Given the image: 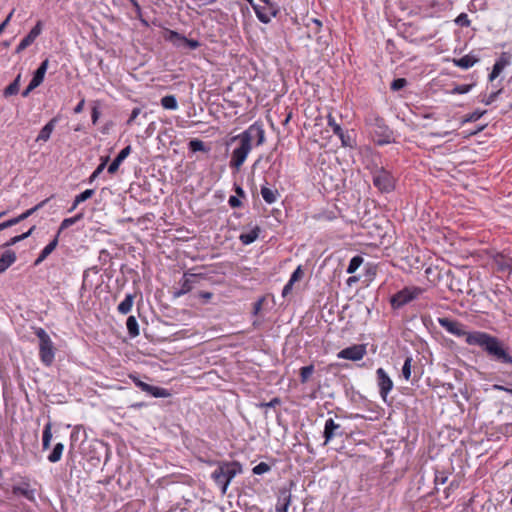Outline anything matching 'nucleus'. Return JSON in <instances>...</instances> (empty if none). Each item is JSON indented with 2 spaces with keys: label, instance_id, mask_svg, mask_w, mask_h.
<instances>
[{
  "label": "nucleus",
  "instance_id": "4468645a",
  "mask_svg": "<svg viewBox=\"0 0 512 512\" xmlns=\"http://www.w3.org/2000/svg\"><path fill=\"white\" fill-rule=\"evenodd\" d=\"M377 385L379 387V393L384 401H386L387 395L393 389V381L386 373L383 368L376 370Z\"/></svg>",
  "mask_w": 512,
  "mask_h": 512
},
{
  "label": "nucleus",
  "instance_id": "2eb2a0df",
  "mask_svg": "<svg viewBox=\"0 0 512 512\" xmlns=\"http://www.w3.org/2000/svg\"><path fill=\"white\" fill-rule=\"evenodd\" d=\"M42 31V21H37L35 26L30 30V32L20 41L18 46L16 47L15 52L21 53L27 47H29L35 39L41 34Z\"/></svg>",
  "mask_w": 512,
  "mask_h": 512
},
{
  "label": "nucleus",
  "instance_id": "49530a36",
  "mask_svg": "<svg viewBox=\"0 0 512 512\" xmlns=\"http://www.w3.org/2000/svg\"><path fill=\"white\" fill-rule=\"evenodd\" d=\"M475 84H460L456 85L452 90V94H466L468 93Z\"/></svg>",
  "mask_w": 512,
  "mask_h": 512
},
{
  "label": "nucleus",
  "instance_id": "f257e3e1",
  "mask_svg": "<svg viewBox=\"0 0 512 512\" xmlns=\"http://www.w3.org/2000/svg\"><path fill=\"white\" fill-rule=\"evenodd\" d=\"M242 472V465L238 461H218L215 470L211 473V479L221 493L225 494L233 478Z\"/></svg>",
  "mask_w": 512,
  "mask_h": 512
},
{
  "label": "nucleus",
  "instance_id": "423d86ee",
  "mask_svg": "<svg viewBox=\"0 0 512 512\" xmlns=\"http://www.w3.org/2000/svg\"><path fill=\"white\" fill-rule=\"evenodd\" d=\"M232 140H239L240 145L233 150L229 166L232 169L238 171L245 162L249 152L251 151L252 145L249 144L244 138H242L241 135L233 137Z\"/></svg>",
  "mask_w": 512,
  "mask_h": 512
},
{
  "label": "nucleus",
  "instance_id": "774afa93",
  "mask_svg": "<svg viewBox=\"0 0 512 512\" xmlns=\"http://www.w3.org/2000/svg\"><path fill=\"white\" fill-rule=\"evenodd\" d=\"M54 196L52 195L51 197H48L44 200H42L41 202H39L38 204H36L34 206V208L36 209V211H39L40 209H42L49 201L51 198H53Z\"/></svg>",
  "mask_w": 512,
  "mask_h": 512
},
{
  "label": "nucleus",
  "instance_id": "338daca9",
  "mask_svg": "<svg viewBox=\"0 0 512 512\" xmlns=\"http://www.w3.org/2000/svg\"><path fill=\"white\" fill-rule=\"evenodd\" d=\"M84 105H85V99L83 98V99H81V100L79 101V103L74 107V110H73V111H74V113H75V114H79V113H81V112L83 111V109H84Z\"/></svg>",
  "mask_w": 512,
  "mask_h": 512
},
{
  "label": "nucleus",
  "instance_id": "cd10ccee",
  "mask_svg": "<svg viewBox=\"0 0 512 512\" xmlns=\"http://www.w3.org/2000/svg\"><path fill=\"white\" fill-rule=\"evenodd\" d=\"M83 216H84V214L82 212H80L73 217L63 219V221L61 222V224L58 228L56 235H58V237H59L60 234L62 233V231L69 228L70 226L74 225L78 221H80L83 218Z\"/></svg>",
  "mask_w": 512,
  "mask_h": 512
},
{
  "label": "nucleus",
  "instance_id": "20e7f679",
  "mask_svg": "<svg viewBox=\"0 0 512 512\" xmlns=\"http://www.w3.org/2000/svg\"><path fill=\"white\" fill-rule=\"evenodd\" d=\"M424 290L420 287L410 286L404 287L390 298L392 309L397 310L417 299Z\"/></svg>",
  "mask_w": 512,
  "mask_h": 512
},
{
  "label": "nucleus",
  "instance_id": "ddd939ff",
  "mask_svg": "<svg viewBox=\"0 0 512 512\" xmlns=\"http://www.w3.org/2000/svg\"><path fill=\"white\" fill-rule=\"evenodd\" d=\"M366 345L365 344H355L349 347L342 349L337 357L339 359H346L351 361H359L366 355Z\"/></svg>",
  "mask_w": 512,
  "mask_h": 512
},
{
  "label": "nucleus",
  "instance_id": "4be33fe9",
  "mask_svg": "<svg viewBox=\"0 0 512 512\" xmlns=\"http://www.w3.org/2000/svg\"><path fill=\"white\" fill-rule=\"evenodd\" d=\"M508 64L509 59L506 57L505 53H502L493 65L492 71L489 74V81L496 79Z\"/></svg>",
  "mask_w": 512,
  "mask_h": 512
},
{
  "label": "nucleus",
  "instance_id": "7ed1b4c3",
  "mask_svg": "<svg viewBox=\"0 0 512 512\" xmlns=\"http://www.w3.org/2000/svg\"><path fill=\"white\" fill-rule=\"evenodd\" d=\"M34 334L39 339V358L43 365L49 367L55 359L56 348L49 334L42 328L36 327Z\"/></svg>",
  "mask_w": 512,
  "mask_h": 512
},
{
  "label": "nucleus",
  "instance_id": "79ce46f5",
  "mask_svg": "<svg viewBox=\"0 0 512 512\" xmlns=\"http://www.w3.org/2000/svg\"><path fill=\"white\" fill-rule=\"evenodd\" d=\"M487 111L486 110H475L472 113H469L463 117L461 120V124L469 123V122H475L478 119H480Z\"/></svg>",
  "mask_w": 512,
  "mask_h": 512
},
{
  "label": "nucleus",
  "instance_id": "e2e57ef3",
  "mask_svg": "<svg viewBox=\"0 0 512 512\" xmlns=\"http://www.w3.org/2000/svg\"><path fill=\"white\" fill-rule=\"evenodd\" d=\"M434 481H435V484H445L447 481V476L443 472L437 473L435 475Z\"/></svg>",
  "mask_w": 512,
  "mask_h": 512
},
{
  "label": "nucleus",
  "instance_id": "0eeeda50",
  "mask_svg": "<svg viewBox=\"0 0 512 512\" xmlns=\"http://www.w3.org/2000/svg\"><path fill=\"white\" fill-rule=\"evenodd\" d=\"M327 120L328 126L331 127L333 133L339 137L343 147H356V135L354 130L344 131L341 126L336 123L335 118L331 114L328 115Z\"/></svg>",
  "mask_w": 512,
  "mask_h": 512
},
{
  "label": "nucleus",
  "instance_id": "37998d69",
  "mask_svg": "<svg viewBox=\"0 0 512 512\" xmlns=\"http://www.w3.org/2000/svg\"><path fill=\"white\" fill-rule=\"evenodd\" d=\"M413 359L411 356L406 357L404 364L402 366V376L405 380H409L411 378V363Z\"/></svg>",
  "mask_w": 512,
  "mask_h": 512
},
{
  "label": "nucleus",
  "instance_id": "de8ad7c7",
  "mask_svg": "<svg viewBox=\"0 0 512 512\" xmlns=\"http://www.w3.org/2000/svg\"><path fill=\"white\" fill-rule=\"evenodd\" d=\"M455 23L461 27H469L471 24L470 19L466 13H461L455 19Z\"/></svg>",
  "mask_w": 512,
  "mask_h": 512
},
{
  "label": "nucleus",
  "instance_id": "6e6d98bb",
  "mask_svg": "<svg viewBox=\"0 0 512 512\" xmlns=\"http://www.w3.org/2000/svg\"><path fill=\"white\" fill-rule=\"evenodd\" d=\"M280 403H281V399L279 397H274L269 402H262L258 406L259 407L274 408L277 405H280Z\"/></svg>",
  "mask_w": 512,
  "mask_h": 512
},
{
  "label": "nucleus",
  "instance_id": "aec40b11",
  "mask_svg": "<svg viewBox=\"0 0 512 512\" xmlns=\"http://www.w3.org/2000/svg\"><path fill=\"white\" fill-rule=\"evenodd\" d=\"M59 121V117H53L47 124H45L40 130L36 142H47L50 139L51 133L53 132L56 124Z\"/></svg>",
  "mask_w": 512,
  "mask_h": 512
},
{
  "label": "nucleus",
  "instance_id": "393cba45",
  "mask_svg": "<svg viewBox=\"0 0 512 512\" xmlns=\"http://www.w3.org/2000/svg\"><path fill=\"white\" fill-rule=\"evenodd\" d=\"M260 193H261L263 200L267 204H273L274 202H276L277 198L279 197V192L277 189H272L267 186H262Z\"/></svg>",
  "mask_w": 512,
  "mask_h": 512
},
{
  "label": "nucleus",
  "instance_id": "052dcab7",
  "mask_svg": "<svg viewBox=\"0 0 512 512\" xmlns=\"http://www.w3.org/2000/svg\"><path fill=\"white\" fill-rule=\"evenodd\" d=\"M103 166H97V168L93 171V173L90 175L88 182L91 184L93 183L96 178L103 172Z\"/></svg>",
  "mask_w": 512,
  "mask_h": 512
},
{
  "label": "nucleus",
  "instance_id": "58836bf2",
  "mask_svg": "<svg viewBox=\"0 0 512 512\" xmlns=\"http://www.w3.org/2000/svg\"><path fill=\"white\" fill-rule=\"evenodd\" d=\"M58 242V235H55L54 238L40 252V259L42 257L46 259L56 249Z\"/></svg>",
  "mask_w": 512,
  "mask_h": 512
},
{
  "label": "nucleus",
  "instance_id": "a18cd8bd",
  "mask_svg": "<svg viewBox=\"0 0 512 512\" xmlns=\"http://www.w3.org/2000/svg\"><path fill=\"white\" fill-rule=\"evenodd\" d=\"M271 470V466L265 462H260L256 466L253 467L252 472L256 475H262Z\"/></svg>",
  "mask_w": 512,
  "mask_h": 512
},
{
  "label": "nucleus",
  "instance_id": "b1692460",
  "mask_svg": "<svg viewBox=\"0 0 512 512\" xmlns=\"http://www.w3.org/2000/svg\"><path fill=\"white\" fill-rule=\"evenodd\" d=\"M478 61H479V58L472 54H467V55L462 56L461 58L453 59L454 65L457 67H460L462 69H468V68L472 67Z\"/></svg>",
  "mask_w": 512,
  "mask_h": 512
},
{
  "label": "nucleus",
  "instance_id": "7c9ffc66",
  "mask_svg": "<svg viewBox=\"0 0 512 512\" xmlns=\"http://www.w3.org/2000/svg\"><path fill=\"white\" fill-rule=\"evenodd\" d=\"M134 301V295L133 294H127L124 298V300L118 305L117 310L119 313L126 315L128 314L133 305Z\"/></svg>",
  "mask_w": 512,
  "mask_h": 512
},
{
  "label": "nucleus",
  "instance_id": "9b49d317",
  "mask_svg": "<svg viewBox=\"0 0 512 512\" xmlns=\"http://www.w3.org/2000/svg\"><path fill=\"white\" fill-rule=\"evenodd\" d=\"M346 435V432L341 424L336 423L333 418H328L325 421L324 425V431H323V437H324V444H328L330 441H332L336 437H342Z\"/></svg>",
  "mask_w": 512,
  "mask_h": 512
},
{
  "label": "nucleus",
  "instance_id": "a878e982",
  "mask_svg": "<svg viewBox=\"0 0 512 512\" xmlns=\"http://www.w3.org/2000/svg\"><path fill=\"white\" fill-rule=\"evenodd\" d=\"M260 233V227L255 226L252 230L247 233H241L239 236V240L243 245H249L256 241Z\"/></svg>",
  "mask_w": 512,
  "mask_h": 512
},
{
  "label": "nucleus",
  "instance_id": "4d7b16f0",
  "mask_svg": "<svg viewBox=\"0 0 512 512\" xmlns=\"http://www.w3.org/2000/svg\"><path fill=\"white\" fill-rule=\"evenodd\" d=\"M228 204L231 208H239L242 206L240 198L233 195L229 197Z\"/></svg>",
  "mask_w": 512,
  "mask_h": 512
},
{
  "label": "nucleus",
  "instance_id": "1a4fd4ad",
  "mask_svg": "<svg viewBox=\"0 0 512 512\" xmlns=\"http://www.w3.org/2000/svg\"><path fill=\"white\" fill-rule=\"evenodd\" d=\"M129 377L139 389L155 398H166L171 396L169 390L162 387L150 385L142 381L137 375L130 374Z\"/></svg>",
  "mask_w": 512,
  "mask_h": 512
},
{
  "label": "nucleus",
  "instance_id": "9d476101",
  "mask_svg": "<svg viewBox=\"0 0 512 512\" xmlns=\"http://www.w3.org/2000/svg\"><path fill=\"white\" fill-rule=\"evenodd\" d=\"M198 278H204V276L202 274L185 272L182 279L179 281L180 288L173 292V297L179 298L189 293L193 289Z\"/></svg>",
  "mask_w": 512,
  "mask_h": 512
},
{
  "label": "nucleus",
  "instance_id": "f704fd0d",
  "mask_svg": "<svg viewBox=\"0 0 512 512\" xmlns=\"http://www.w3.org/2000/svg\"><path fill=\"white\" fill-rule=\"evenodd\" d=\"M64 450V445L62 443H57L54 445L51 453L48 455L47 459L51 463H56L60 461L62 457V453Z\"/></svg>",
  "mask_w": 512,
  "mask_h": 512
},
{
  "label": "nucleus",
  "instance_id": "a211bd4d",
  "mask_svg": "<svg viewBox=\"0 0 512 512\" xmlns=\"http://www.w3.org/2000/svg\"><path fill=\"white\" fill-rule=\"evenodd\" d=\"M291 503L290 488L282 487L277 493V503L275 506L276 512H288V507Z\"/></svg>",
  "mask_w": 512,
  "mask_h": 512
},
{
  "label": "nucleus",
  "instance_id": "ea45409f",
  "mask_svg": "<svg viewBox=\"0 0 512 512\" xmlns=\"http://www.w3.org/2000/svg\"><path fill=\"white\" fill-rule=\"evenodd\" d=\"M364 259L362 256L360 255H355L354 257L351 258L349 264H348V267L346 269V272L348 274H353L356 272V270L362 265Z\"/></svg>",
  "mask_w": 512,
  "mask_h": 512
},
{
  "label": "nucleus",
  "instance_id": "39448f33",
  "mask_svg": "<svg viewBox=\"0 0 512 512\" xmlns=\"http://www.w3.org/2000/svg\"><path fill=\"white\" fill-rule=\"evenodd\" d=\"M373 185L381 193H390L395 189L396 179L392 173L383 167L376 168L372 172Z\"/></svg>",
  "mask_w": 512,
  "mask_h": 512
},
{
  "label": "nucleus",
  "instance_id": "09e8293b",
  "mask_svg": "<svg viewBox=\"0 0 512 512\" xmlns=\"http://www.w3.org/2000/svg\"><path fill=\"white\" fill-rule=\"evenodd\" d=\"M502 90L503 89H498L497 91L495 92H492L491 94H489L488 96H485L481 102H483L485 105H490L492 104L496 99L497 97L502 93Z\"/></svg>",
  "mask_w": 512,
  "mask_h": 512
},
{
  "label": "nucleus",
  "instance_id": "a19ab883",
  "mask_svg": "<svg viewBox=\"0 0 512 512\" xmlns=\"http://www.w3.org/2000/svg\"><path fill=\"white\" fill-rule=\"evenodd\" d=\"M501 366H502L503 368H507V370L503 372V375H504V376H506V377H507V379H508V380L506 381V384H507L508 386H512V377H509V375H508V372H509V371H511V370H512V368H511V367H508V366H503V365H501ZM493 387H494V389H496V390L505 391V392H507V393H509V394H511V395H512V388H509V387H506V386H503V385H498V384H495Z\"/></svg>",
  "mask_w": 512,
  "mask_h": 512
},
{
  "label": "nucleus",
  "instance_id": "c9c22d12",
  "mask_svg": "<svg viewBox=\"0 0 512 512\" xmlns=\"http://www.w3.org/2000/svg\"><path fill=\"white\" fill-rule=\"evenodd\" d=\"M161 106L167 110H176L178 108V102L174 95H166L161 98Z\"/></svg>",
  "mask_w": 512,
  "mask_h": 512
},
{
  "label": "nucleus",
  "instance_id": "2f4dec72",
  "mask_svg": "<svg viewBox=\"0 0 512 512\" xmlns=\"http://www.w3.org/2000/svg\"><path fill=\"white\" fill-rule=\"evenodd\" d=\"M265 4V7H263L266 10V15L269 17V22L271 21L272 17H276L279 12L280 8L277 5V3L273 2L272 0H260Z\"/></svg>",
  "mask_w": 512,
  "mask_h": 512
},
{
  "label": "nucleus",
  "instance_id": "f3484780",
  "mask_svg": "<svg viewBox=\"0 0 512 512\" xmlns=\"http://www.w3.org/2000/svg\"><path fill=\"white\" fill-rule=\"evenodd\" d=\"M493 264L498 273H512V257H508L503 253H497L493 257Z\"/></svg>",
  "mask_w": 512,
  "mask_h": 512
},
{
  "label": "nucleus",
  "instance_id": "864d4df0",
  "mask_svg": "<svg viewBox=\"0 0 512 512\" xmlns=\"http://www.w3.org/2000/svg\"><path fill=\"white\" fill-rule=\"evenodd\" d=\"M196 296L201 299L202 304H207L209 300L213 297L212 292L208 291H199Z\"/></svg>",
  "mask_w": 512,
  "mask_h": 512
},
{
  "label": "nucleus",
  "instance_id": "69168bd1",
  "mask_svg": "<svg viewBox=\"0 0 512 512\" xmlns=\"http://www.w3.org/2000/svg\"><path fill=\"white\" fill-rule=\"evenodd\" d=\"M293 285H294V283H292L290 281L287 282V284L284 286V288L282 290L283 297H286L288 294L291 293Z\"/></svg>",
  "mask_w": 512,
  "mask_h": 512
},
{
  "label": "nucleus",
  "instance_id": "5701e85b",
  "mask_svg": "<svg viewBox=\"0 0 512 512\" xmlns=\"http://www.w3.org/2000/svg\"><path fill=\"white\" fill-rule=\"evenodd\" d=\"M16 260L17 256L13 250H5L0 257V274L5 272Z\"/></svg>",
  "mask_w": 512,
  "mask_h": 512
},
{
  "label": "nucleus",
  "instance_id": "bf43d9fd",
  "mask_svg": "<svg viewBox=\"0 0 512 512\" xmlns=\"http://www.w3.org/2000/svg\"><path fill=\"white\" fill-rule=\"evenodd\" d=\"M100 117V111L97 105H94L91 110V120L92 123L95 125Z\"/></svg>",
  "mask_w": 512,
  "mask_h": 512
},
{
  "label": "nucleus",
  "instance_id": "5fc2aeb1",
  "mask_svg": "<svg viewBox=\"0 0 512 512\" xmlns=\"http://www.w3.org/2000/svg\"><path fill=\"white\" fill-rule=\"evenodd\" d=\"M18 223H20V219L17 216V217L11 218L7 221L0 223V229L4 230V229L10 228Z\"/></svg>",
  "mask_w": 512,
  "mask_h": 512
},
{
  "label": "nucleus",
  "instance_id": "c85d7f7f",
  "mask_svg": "<svg viewBox=\"0 0 512 512\" xmlns=\"http://www.w3.org/2000/svg\"><path fill=\"white\" fill-rule=\"evenodd\" d=\"M94 193H95L94 189H86L85 191H83V192H81L80 194H78V195L74 198L73 204H72L71 208L69 209V212H72L73 210H75V209H76V207H77L80 203H82V202H84V201H86V200L90 199V198L94 195Z\"/></svg>",
  "mask_w": 512,
  "mask_h": 512
},
{
  "label": "nucleus",
  "instance_id": "412c9836",
  "mask_svg": "<svg viewBox=\"0 0 512 512\" xmlns=\"http://www.w3.org/2000/svg\"><path fill=\"white\" fill-rule=\"evenodd\" d=\"M130 152H131V146L130 145L124 147L118 153V155L115 157V159L111 162V164L108 166L107 172L109 174H115L118 171L119 166L121 165V163L128 157Z\"/></svg>",
  "mask_w": 512,
  "mask_h": 512
},
{
  "label": "nucleus",
  "instance_id": "473e14b6",
  "mask_svg": "<svg viewBox=\"0 0 512 512\" xmlns=\"http://www.w3.org/2000/svg\"><path fill=\"white\" fill-rule=\"evenodd\" d=\"M21 75L19 74L3 91L4 97L16 95L19 92Z\"/></svg>",
  "mask_w": 512,
  "mask_h": 512
},
{
  "label": "nucleus",
  "instance_id": "603ef678",
  "mask_svg": "<svg viewBox=\"0 0 512 512\" xmlns=\"http://www.w3.org/2000/svg\"><path fill=\"white\" fill-rule=\"evenodd\" d=\"M304 275V272L302 270V267L301 266H298L294 272L291 274V277L289 279L290 282L292 283H295L297 281H299Z\"/></svg>",
  "mask_w": 512,
  "mask_h": 512
},
{
  "label": "nucleus",
  "instance_id": "6e6552de",
  "mask_svg": "<svg viewBox=\"0 0 512 512\" xmlns=\"http://www.w3.org/2000/svg\"><path fill=\"white\" fill-rule=\"evenodd\" d=\"M165 39L171 42L177 48H188L195 50L201 46L196 39H188L184 35L174 30H167Z\"/></svg>",
  "mask_w": 512,
  "mask_h": 512
},
{
  "label": "nucleus",
  "instance_id": "8fccbe9b",
  "mask_svg": "<svg viewBox=\"0 0 512 512\" xmlns=\"http://www.w3.org/2000/svg\"><path fill=\"white\" fill-rule=\"evenodd\" d=\"M52 423L48 421L44 426L42 433V441H51L52 439Z\"/></svg>",
  "mask_w": 512,
  "mask_h": 512
},
{
  "label": "nucleus",
  "instance_id": "13d9d810",
  "mask_svg": "<svg viewBox=\"0 0 512 512\" xmlns=\"http://www.w3.org/2000/svg\"><path fill=\"white\" fill-rule=\"evenodd\" d=\"M140 113H141V108H139V107L133 108L129 119L127 120V125H132Z\"/></svg>",
  "mask_w": 512,
  "mask_h": 512
},
{
  "label": "nucleus",
  "instance_id": "bb28decb",
  "mask_svg": "<svg viewBox=\"0 0 512 512\" xmlns=\"http://www.w3.org/2000/svg\"><path fill=\"white\" fill-rule=\"evenodd\" d=\"M35 229H36V227L32 226L28 231L10 238L6 243H4L2 245V248H9V247L27 239L28 237H30L32 235V233Z\"/></svg>",
  "mask_w": 512,
  "mask_h": 512
},
{
  "label": "nucleus",
  "instance_id": "c756f323",
  "mask_svg": "<svg viewBox=\"0 0 512 512\" xmlns=\"http://www.w3.org/2000/svg\"><path fill=\"white\" fill-rule=\"evenodd\" d=\"M49 60L45 59L43 60L39 67L34 71L32 79L35 80V82L42 83L45 77V73L48 69Z\"/></svg>",
  "mask_w": 512,
  "mask_h": 512
},
{
  "label": "nucleus",
  "instance_id": "680f3d73",
  "mask_svg": "<svg viewBox=\"0 0 512 512\" xmlns=\"http://www.w3.org/2000/svg\"><path fill=\"white\" fill-rule=\"evenodd\" d=\"M36 211V209L34 207L26 210L25 212H23L22 214L18 215V218L20 219V222L26 220L28 217H30L31 215H33Z\"/></svg>",
  "mask_w": 512,
  "mask_h": 512
},
{
  "label": "nucleus",
  "instance_id": "3c124183",
  "mask_svg": "<svg viewBox=\"0 0 512 512\" xmlns=\"http://www.w3.org/2000/svg\"><path fill=\"white\" fill-rule=\"evenodd\" d=\"M41 84L38 83V82H35V80L31 79L30 83L28 84V86L22 91V97H28L29 94L35 89L37 88L38 86H40Z\"/></svg>",
  "mask_w": 512,
  "mask_h": 512
},
{
  "label": "nucleus",
  "instance_id": "e433bc0d",
  "mask_svg": "<svg viewBox=\"0 0 512 512\" xmlns=\"http://www.w3.org/2000/svg\"><path fill=\"white\" fill-rule=\"evenodd\" d=\"M126 327L131 337H136L139 335V325L134 316H129L127 318Z\"/></svg>",
  "mask_w": 512,
  "mask_h": 512
},
{
  "label": "nucleus",
  "instance_id": "dca6fc26",
  "mask_svg": "<svg viewBox=\"0 0 512 512\" xmlns=\"http://www.w3.org/2000/svg\"><path fill=\"white\" fill-rule=\"evenodd\" d=\"M439 279H445L448 289L456 294L463 293V283L457 278L451 270H447L444 274L439 275Z\"/></svg>",
  "mask_w": 512,
  "mask_h": 512
},
{
  "label": "nucleus",
  "instance_id": "f8f14e48",
  "mask_svg": "<svg viewBox=\"0 0 512 512\" xmlns=\"http://www.w3.org/2000/svg\"><path fill=\"white\" fill-rule=\"evenodd\" d=\"M242 138H244L249 144H251L253 139H257L256 145H262L265 141V132L263 129V125L259 122H255L250 125L245 131L241 134Z\"/></svg>",
  "mask_w": 512,
  "mask_h": 512
},
{
  "label": "nucleus",
  "instance_id": "6ab92c4d",
  "mask_svg": "<svg viewBox=\"0 0 512 512\" xmlns=\"http://www.w3.org/2000/svg\"><path fill=\"white\" fill-rule=\"evenodd\" d=\"M12 493L15 496H22L29 501L35 500V490L30 489L29 481H24L22 485H14L12 487Z\"/></svg>",
  "mask_w": 512,
  "mask_h": 512
},
{
  "label": "nucleus",
  "instance_id": "0e129e2a",
  "mask_svg": "<svg viewBox=\"0 0 512 512\" xmlns=\"http://www.w3.org/2000/svg\"><path fill=\"white\" fill-rule=\"evenodd\" d=\"M233 189L236 193L235 196H237L238 198H246L245 191L243 190V188L240 185L234 183Z\"/></svg>",
  "mask_w": 512,
  "mask_h": 512
},
{
  "label": "nucleus",
  "instance_id": "4c0bfd02",
  "mask_svg": "<svg viewBox=\"0 0 512 512\" xmlns=\"http://www.w3.org/2000/svg\"><path fill=\"white\" fill-rule=\"evenodd\" d=\"M314 371H315V367L313 364L301 367L300 373H299L300 382L302 384L307 383L309 381L310 377L312 376V374L314 373Z\"/></svg>",
  "mask_w": 512,
  "mask_h": 512
},
{
  "label": "nucleus",
  "instance_id": "f03ea898",
  "mask_svg": "<svg viewBox=\"0 0 512 512\" xmlns=\"http://www.w3.org/2000/svg\"><path fill=\"white\" fill-rule=\"evenodd\" d=\"M365 124L370 127V131L374 135V142L377 145L382 146L394 142L392 129L386 124L384 118L377 113L370 112L365 117Z\"/></svg>",
  "mask_w": 512,
  "mask_h": 512
},
{
  "label": "nucleus",
  "instance_id": "c03bdc74",
  "mask_svg": "<svg viewBox=\"0 0 512 512\" xmlns=\"http://www.w3.org/2000/svg\"><path fill=\"white\" fill-rule=\"evenodd\" d=\"M408 84L405 78H396L391 82L390 89L392 91H399L406 87Z\"/></svg>",
  "mask_w": 512,
  "mask_h": 512
},
{
  "label": "nucleus",
  "instance_id": "72a5a7b5",
  "mask_svg": "<svg viewBox=\"0 0 512 512\" xmlns=\"http://www.w3.org/2000/svg\"><path fill=\"white\" fill-rule=\"evenodd\" d=\"M188 148L191 152H205L207 153L210 148L200 139H192L188 143Z\"/></svg>",
  "mask_w": 512,
  "mask_h": 512
}]
</instances>
